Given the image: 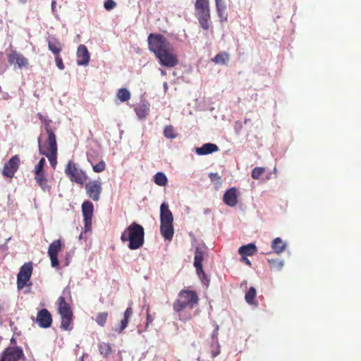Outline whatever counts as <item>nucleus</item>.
Wrapping results in <instances>:
<instances>
[{"label": "nucleus", "mask_w": 361, "mask_h": 361, "mask_svg": "<svg viewBox=\"0 0 361 361\" xmlns=\"http://www.w3.org/2000/svg\"><path fill=\"white\" fill-rule=\"evenodd\" d=\"M209 177L212 182H216L217 183H221V177L216 173H210L209 174Z\"/></svg>", "instance_id": "nucleus-45"}, {"label": "nucleus", "mask_w": 361, "mask_h": 361, "mask_svg": "<svg viewBox=\"0 0 361 361\" xmlns=\"http://www.w3.org/2000/svg\"><path fill=\"white\" fill-rule=\"evenodd\" d=\"M159 63L167 68H173L178 63L177 56L173 52V48H169L156 56Z\"/></svg>", "instance_id": "nucleus-7"}, {"label": "nucleus", "mask_w": 361, "mask_h": 361, "mask_svg": "<svg viewBox=\"0 0 361 361\" xmlns=\"http://www.w3.org/2000/svg\"><path fill=\"white\" fill-rule=\"evenodd\" d=\"M32 265L31 262L25 263L20 269L17 275V287L18 288L23 289L27 285L32 273Z\"/></svg>", "instance_id": "nucleus-8"}, {"label": "nucleus", "mask_w": 361, "mask_h": 361, "mask_svg": "<svg viewBox=\"0 0 361 361\" xmlns=\"http://www.w3.org/2000/svg\"><path fill=\"white\" fill-rule=\"evenodd\" d=\"M8 61L11 65H13L15 69L28 68V59L25 58L21 53L15 50H11L7 54Z\"/></svg>", "instance_id": "nucleus-9"}, {"label": "nucleus", "mask_w": 361, "mask_h": 361, "mask_svg": "<svg viewBox=\"0 0 361 361\" xmlns=\"http://www.w3.org/2000/svg\"><path fill=\"white\" fill-rule=\"evenodd\" d=\"M133 314V310L130 307H128L125 312H124V319H129V318L130 317V316L132 315Z\"/></svg>", "instance_id": "nucleus-48"}, {"label": "nucleus", "mask_w": 361, "mask_h": 361, "mask_svg": "<svg viewBox=\"0 0 361 361\" xmlns=\"http://www.w3.org/2000/svg\"><path fill=\"white\" fill-rule=\"evenodd\" d=\"M80 361H83V356L80 358Z\"/></svg>", "instance_id": "nucleus-59"}, {"label": "nucleus", "mask_w": 361, "mask_h": 361, "mask_svg": "<svg viewBox=\"0 0 361 361\" xmlns=\"http://www.w3.org/2000/svg\"><path fill=\"white\" fill-rule=\"evenodd\" d=\"M219 354H220V345H219V342L216 341V349L212 350V357H215L217 355H219Z\"/></svg>", "instance_id": "nucleus-47"}, {"label": "nucleus", "mask_w": 361, "mask_h": 361, "mask_svg": "<svg viewBox=\"0 0 361 361\" xmlns=\"http://www.w3.org/2000/svg\"><path fill=\"white\" fill-rule=\"evenodd\" d=\"M268 261L271 264L272 268L278 271L281 270L284 265L283 260L269 259Z\"/></svg>", "instance_id": "nucleus-38"}, {"label": "nucleus", "mask_w": 361, "mask_h": 361, "mask_svg": "<svg viewBox=\"0 0 361 361\" xmlns=\"http://www.w3.org/2000/svg\"><path fill=\"white\" fill-rule=\"evenodd\" d=\"M153 322V318L149 314V307L147 308V321H146V327L149 326Z\"/></svg>", "instance_id": "nucleus-49"}, {"label": "nucleus", "mask_w": 361, "mask_h": 361, "mask_svg": "<svg viewBox=\"0 0 361 361\" xmlns=\"http://www.w3.org/2000/svg\"><path fill=\"white\" fill-rule=\"evenodd\" d=\"M247 285V281H243L242 283H241V286H246Z\"/></svg>", "instance_id": "nucleus-57"}, {"label": "nucleus", "mask_w": 361, "mask_h": 361, "mask_svg": "<svg viewBox=\"0 0 361 361\" xmlns=\"http://www.w3.org/2000/svg\"><path fill=\"white\" fill-rule=\"evenodd\" d=\"M51 122V120L45 119L42 123L45 126V130L47 131V133L48 135L47 140L46 141V143H48L50 142L51 140H53L54 141H56V135L54 133V131L50 128V123Z\"/></svg>", "instance_id": "nucleus-27"}, {"label": "nucleus", "mask_w": 361, "mask_h": 361, "mask_svg": "<svg viewBox=\"0 0 361 361\" xmlns=\"http://www.w3.org/2000/svg\"><path fill=\"white\" fill-rule=\"evenodd\" d=\"M88 197L94 201H98L102 191V183L99 180H92L85 185Z\"/></svg>", "instance_id": "nucleus-13"}, {"label": "nucleus", "mask_w": 361, "mask_h": 361, "mask_svg": "<svg viewBox=\"0 0 361 361\" xmlns=\"http://www.w3.org/2000/svg\"><path fill=\"white\" fill-rule=\"evenodd\" d=\"M108 314L106 312H100L97 314L96 318L97 323L101 326H104L106 319H107Z\"/></svg>", "instance_id": "nucleus-37"}, {"label": "nucleus", "mask_w": 361, "mask_h": 361, "mask_svg": "<svg viewBox=\"0 0 361 361\" xmlns=\"http://www.w3.org/2000/svg\"><path fill=\"white\" fill-rule=\"evenodd\" d=\"M160 71L162 75H165L166 74V72L164 70L160 69Z\"/></svg>", "instance_id": "nucleus-56"}, {"label": "nucleus", "mask_w": 361, "mask_h": 361, "mask_svg": "<svg viewBox=\"0 0 361 361\" xmlns=\"http://www.w3.org/2000/svg\"><path fill=\"white\" fill-rule=\"evenodd\" d=\"M194 267L196 269V272H197V274L198 275L200 279L202 281V283L205 286H207L209 285V280L208 279L207 275L204 272V270L202 268V264L194 265Z\"/></svg>", "instance_id": "nucleus-28"}, {"label": "nucleus", "mask_w": 361, "mask_h": 361, "mask_svg": "<svg viewBox=\"0 0 361 361\" xmlns=\"http://www.w3.org/2000/svg\"><path fill=\"white\" fill-rule=\"evenodd\" d=\"M247 255H241V260L244 262L246 264L251 266V262L249 259L246 257Z\"/></svg>", "instance_id": "nucleus-50"}, {"label": "nucleus", "mask_w": 361, "mask_h": 361, "mask_svg": "<svg viewBox=\"0 0 361 361\" xmlns=\"http://www.w3.org/2000/svg\"><path fill=\"white\" fill-rule=\"evenodd\" d=\"M20 165V158L18 155H15L12 157L9 161L5 163L3 169V175L12 178L13 177L15 173L18 171Z\"/></svg>", "instance_id": "nucleus-14"}, {"label": "nucleus", "mask_w": 361, "mask_h": 361, "mask_svg": "<svg viewBox=\"0 0 361 361\" xmlns=\"http://www.w3.org/2000/svg\"><path fill=\"white\" fill-rule=\"evenodd\" d=\"M149 111V105L147 104H141L135 108V112L139 118H144L147 115Z\"/></svg>", "instance_id": "nucleus-26"}, {"label": "nucleus", "mask_w": 361, "mask_h": 361, "mask_svg": "<svg viewBox=\"0 0 361 361\" xmlns=\"http://www.w3.org/2000/svg\"><path fill=\"white\" fill-rule=\"evenodd\" d=\"M197 302L198 297L195 291L188 290H182L178 294V298L176 301L173 302V310L179 312L187 307L192 309Z\"/></svg>", "instance_id": "nucleus-4"}, {"label": "nucleus", "mask_w": 361, "mask_h": 361, "mask_svg": "<svg viewBox=\"0 0 361 361\" xmlns=\"http://www.w3.org/2000/svg\"><path fill=\"white\" fill-rule=\"evenodd\" d=\"M196 10L209 9V0H196L195 4Z\"/></svg>", "instance_id": "nucleus-36"}, {"label": "nucleus", "mask_w": 361, "mask_h": 361, "mask_svg": "<svg viewBox=\"0 0 361 361\" xmlns=\"http://www.w3.org/2000/svg\"><path fill=\"white\" fill-rule=\"evenodd\" d=\"M82 234H80V237H79V238H80V239L82 238Z\"/></svg>", "instance_id": "nucleus-58"}, {"label": "nucleus", "mask_w": 361, "mask_h": 361, "mask_svg": "<svg viewBox=\"0 0 361 361\" xmlns=\"http://www.w3.org/2000/svg\"><path fill=\"white\" fill-rule=\"evenodd\" d=\"M35 179L39 186L44 190H49L50 187L47 183V179L45 177L44 173H35Z\"/></svg>", "instance_id": "nucleus-25"}, {"label": "nucleus", "mask_w": 361, "mask_h": 361, "mask_svg": "<svg viewBox=\"0 0 361 361\" xmlns=\"http://www.w3.org/2000/svg\"><path fill=\"white\" fill-rule=\"evenodd\" d=\"M36 323L41 328H48L51 325L52 317L47 309H42L37 312Z\"/></svg>", "instance_id": "nucleus-16"}, {"label": "nucleus", "mask_w": 361, "mask_h": 361, "mask_svg": "<svg viewBox=\"0 0 361 361\" xmlns=\"http://www.w3.org/2000/svg\"><path fill=\"white\" fill-rule=\"evenodd\" d=\"M7 68L5 59L2 52H0V75L3 74Z\"/></svg>", "instance_id": "nucleus-41"}, {"label": "nucleus", "mask_w": 361, "mask_h": 361, "mask_svg": "<svg viewBox=\"0 0 361 361\" xmlns=\"http://www.w3.org/2000/svg\"><path fill=\"white\" fill-rule=\"evenodd\" d=\"M204 257V251L200 247H197L195 249L194 257V265L202 264Z\"/></svg>", "instance_id": "nucleus-32"}, {"label": "nucleus", "mask_w": 361, "mask_h": 361, "mask_svg": "<svg viewBox=\"0 0 361 361\" xmlns=\"http://www.w3.org/2000/svg\"><path fill=\"white\" fill-rule=\"evenodd\" d=\"M250 118H245V119L244 120V123H245V125H246V124H247V123H250Z\"/></svg>", "instance_id": "nucleus-55"}, {"label": "nucleus", "mask_w": 361, "mask_h": 361, "mask_svg": "<svg viewBox=\"0 0 361 361\" xmlns=\"http://www.w3.org/2000/svg\"><path fill=\"white\" fill-rule=\"evenodd\" d=\"M144 237V228L141 225L133 222L123 232L121 240L123 242L128 241V247L130 250H137L143 245Z\"/></svg>", "instance_id": "nucleus-1"}, {"label": "nucleus", "mask_w": 361, "mask_h": 361, "mask_svg": "<svg viewBox=\"0 0 361 361\" xmlns=\"http://www.w3.org/2000/svg\"><path fill=\"white\" fill-rule=\"evenodd\" d=\"M212 61L218 64H226L229 61V56L225 52H221L216 54Z\"/></svg>", "instance_id": "nucleus-30"}, {"label": "nucleus", "mask_w": 361, "mask_h": 361, "mask_svg": "<svg viewBox=\"0 0 361 361\" xmlns=\"http://www.w3.org/2000/svg\"><path fill=\"white\" fill-rule=\"evenodd\" d=\"M264 172V168L263 167H255L252 171V178L254 179H258L259 176Z\"/></svg>", "instance_id": "nucleus-39"}, {"label": "nucleus", "mask_w": 361, "mask_h": 361, "mask_svg": "<svg viewBox=\"0 0 361 361\" xmlns=\"http://www.w3.org/2000/svg\"><path fill=\"white\" fill-rule=\"evenodd\" d=\"M237 189L231 188L228 189L224 195V202L229 207H235L237 204Z\"/></svg>", "instance_id": "nucleus-19"}, {"label": "nucleus", "mask_w": 361, "mask_h": 361, "mask_svg": "<svg viewBox=\"0 0 361 361\" xmlns=\"http://www.w3.org/2000/svg\"><path fill=\"white\" fill-rule=\"evenodd\" d=\"M77 64L78 66H87L90 61V54L84 44H80L77 50Z\"/></svg>", "instance_id": "nucleus-18"}, {"label": "nucleus", "mask_w": 361, "mask_h": 361, "mask_svg": "<svg viewBox=\"0 0 361 361\" xmlns=\"http://www.w3.org/2000/svg\"><path fill=\"white\" fill-rule=\"evenodd\" d=\"M216 11L221 21H227L228 14L226 12V5L224 0H215Z\"/></svg>", "instance_id": "nucleus-22"}, {"label": "nucleus", "mask_w": 361, "mask_h": 361, "mask_svg": "<svg viewBox=\"0 0 361 361\" xmlns=\"http://www.w3.org/2000/svg\"><path fill=\"white\" fill-rule=\"evenodd\" d=\"M116 96L121 102H125L130 99V92L126 88H121L118 90Z\"/></svg>", "instance_id": "nucleus-31"}, {"label": "nucleus", "mask_w": 361, "mask_h": 361, "mask_svg": "<svg viewBox=\"0 0 361 361\" xmlns=\"http://www.w3.org/2000/svg\"><path fill=\"white\" fill-rule=\"evenodd\" d=\"M164 135L168 139H174L177 137L174 128L172 126H166L164 130Z\"/></svg>", "instance_id": "nucleus-35"}, {"label": "nucleus", "mask_w": 361, "mask_h": 361, "mask_svg": "<svg viewBox=\"0 0 361 361\" xmlns=\"http://www.w3.org/2000/svg\"><path fill=\"white\" fill-rule=\"evenodd\" d=\"M256 297V290L254 287H250L245 293V300L249 305L254 304V299Z\"/></svg>", "instance_id": "nucleus-34"}, {"label": "nucleus", "mask_w": 361, "mask_h": 361, "mask_svg": "<svg viewBox=\"0 0 361 361\" xmlns=\"http://www.w3.org/2000/svg\"><path fill=\"white\" fill-rule=\"evenodd\" d=\"M98 348H99L100 354L102 355L105 357H107L111 351V348L110 345L109 343H106L104 342L100 343L98 345Z\"/></svg>", "instance_id": "nucleus-33"}, {"label": "nucleus", "mask_w": 361, "mask_h": 361, "mask_svg": "<svg viewBox=\"0 0 361 361\" xmlns=\"http://www.w3.org/2000/svg\"><path fill=\"white\" fill-rule=\"evenodd\" d=\"M195 16L202 29L207 30L211 24L209 9L196 10Z\"/></svg>", "instance_id": "nucleus-17"}, {"label": "nucleus", "mask_w": 361, "mask_h": 361, "mask_svg": "<svg viewBox=\"0 0 361 361\" xmlns=\"http://www.w3.org/2000/svg\"><path fill=\"white\" fill-rule=\"evenodd\" d=\"M48 49L55 56L59 55L62 50L61 43L54 37H49L47 38Z\"/></svg>", "instance_id": "nucleus-20"}, {"label": "nucleus", "mask_w": 361, "mask_h": 361, "mask_svg": "<svg viewBox=\"0 0 361 361\" xmlns=\"http://www.w3.org/2000/svg\"><path fill=\"white\" fill-rule=\"evenodd\" d=\"M147 42L149 50L153 52L155 56L161 54L171 46L166 37L161 34H149Z\"/></svg>", "instance_id": "nucleus-5"}, {"label": "nucleus", "mask_w": 361, "mask_h": 361, "mask_svg": "<svg viewBox=\"0 0 361 361\" xmlns=\"http://www.w3.org/2000/svg\"><path fill=\"white\" fill-rule=\"evenodd\" d=\"M116 6V4L114 0H106L104 4V6L106 11H111L114 9Z\"/></svg>", "instance_id": "nucleus-44"}, {"label": "nucleus", "mask_w": 361, "mask_h": 361, "mask_svg": "<svg viewBox=\"0 0 361 361\" xmlns=\"http://www.w3.org/2000/svg\"><path fill=\"white\" fill-rule=\"evenodd\" d=\"M38 143H39V154L45 155L48 158L51 166L53 168H55V166L57 164V161H56V154H57L56 141H54L53 140H51L49 142L46 143L47 148L49 150V152H44L42 149L41 142H40L39 138L38 140Z\"/></svg>", "instance_id": "nucleus-10"}, {"label": "nucleus", "mask_w": 361, "mask_h": 361, "mask_svg": "<svg viewBox=\"0 0 361 361\" xmlns=\"http://www.w3.org/2000/svg\"><path fill=\"white\" fill-rule=\"evenodd\" d=\"M94 206L90 201H85L82 204L85 232L90 231Z\"/></svg>", "instance_id": "nucleus-11"}, {"label": "nucleus", "mask_w": 361, "mask_h": 361, "mask_svg": "<svg viewBox=\"0 0 361 361\" xmlns=\"http://www.w3.org/2000/svg\"><path fill=\"white\" fill-rule=\"evenodd\" d=\"M37 116L42 121V122H43L46 119V118H44L40 113H39Z\"/></svg>", "instance_id": "nucleus-53"}, {"label": "nucleus", "mask_w": 361, "mask_h": 361, "mask_svg": "<svg viewBox=\"0 0 361 361\" xmlns=\"http://www.w3.org/2000/svg\"><path fill=\"white\" fill-rule=\"evenodd\" d=\"M163 87H164V92H166L168 88H169V86H168V84H167L166 82H164Z\"/></svg>", "instance_id": "nucleus-54"}, {"label": "nucleus", "mask_w": 361, "mask_h": 361, "mask_svg": "<svg viewBox=\"0 0 361 361\" xmlns=\"http://www.w3.org/2000/svg\"><path fill=\"white\" fill-rule=\"evenodd\" d=\"M61 249V243L60 240L53 241L49 246L48 255L51 260L52 267L59 266L58 255Z\"/></svg>", "instance_id": "nucleus-15"}, {"label": "nucleus", "mask_w": 361, "mask_h": 361, "mask_svg": "<svg viewBox=\"0 0 361 361\" xmlns=\"http://www.w3.org/2000/svg\"><path fill=\"white\" fill-rule=\"evenodd\" d=\"M66 174L69 177L71 181L82 185L87 180L85 173L71 161H69L65 169Z\"/></svg>", "instance_id": "nucleus-6"}, {"label": "nucleus", "mask_w": 361, "mask_h": 361, "mask_svg": "<svg viewBox=\"0 0 361 361\" xmlns=\"http://www.w3.org/2000/svg\"><path fill=\"white\" fill-rule=\"evenodd\" d=\"M173 221V216L169 209V204L163 202L160 206V232L164 239L169 241L172 240L174 233Z\"/></svg>", "instance_id": "nucleus-2"}, {"label": "nucleus", "mask_w": 361, "mask_h": 361, "mask_svg": "<svg viewBox=\"0 0 361 361\" xmlns=\"http://www.w3.org/2000/svg\"><path fill=\"white\" fill-rule=\"evenodd\" d=\"M106 164L104 161H99L96 165L93 166V170L94 171L97 173H100L103 171L105 169Z\"/></svg>", "instance_id": "nucleus-42"}, {"label": "nucleus", "mask_w": 361, "mask_h": 361, "mask_svg": "<svg viewBox=\"0 0 361 361\" xmlns=\"http://www.w3.org/2000/svg\"><path fill=\"white\" fill-rule=\"evenodd\" d=\"M55 61H56V66L60 69V70H63L65 66L63 65V60L59 56V55H57V56H55Z\"/></svg>", "instance_id": "nucleus-46"}, {"label": "nucleus", "mask_w": 361, "mask_h": 361, "mask_svg": "<svg viewBox=\"0 0 361 361\" xmlns=\"http://www.w3.org/2000/svg\"><path fill=\"white\" fill-rule=\"evenodd\" d=\"M128 322H129V319L123 318L121 322L120 327L118 329L115 328L114 331L118 333H121L127 327Z\"/></svg>", "instance_id": "nucleus-43"}, {"label": "nucleus", "mask_w": 361, "mask_h": 361, "mask_svg": "<svg viewBox=\"0 0 361 361\" xmlns=\"http://www.w3.org/2000/svg\"><path fill=\"white\" fill-rule=\"evenodd\" d=\"M66 295H70V290L67 288L63 290L62 295L58 299V310L61 317V328L63 330H69L73 312L69 304L66 302Z\"/></svg>", "instance_id": "nucleus-3"}, {"label": "nucleus", "mask_w": 361, "mask_h": 361, "mask_svg": "<svg viewBox=\"0 0 361 361\" xmlns=\"http://www.w3.org/2000/svg\"><path fill=\"white\" fill-rule=\"evenodd\" d=\"M45 159L42 158L35 167V173H44V166L45 165Z\"/></svg>", "instance_id": "nucleus-40"}, {"label": "nucleus", "mask_w": 361, "mask_h": 361, "mask_svg": "<svg viewBox=\"0 0 361 361\" xmlns=\"http://www.w3.org/2000/svg\"><path fill=\"white\" fill-rule=\"evenodd\" d=\"M154 183L159 186H164L167 183V177L162 172H158L154 176Z\"/></svg>", "instance_id": "nucleus-29"}, {"label": "nucleus", "mask_w": 361, "mask_h": 361, "mask_svg": "<svg viewBox=\"0 0 361 361\" xmlns=\"http://www.w3.org/2000/svg\"><path fill=\"white\" fill-rule=\"evenodd\" d=\"M216 145L212 143L204 144L200 147H197L195 152L198 155H206L218 151Z\"/></svg>", "instance_id": "nucleus-21"}, {"label": "nucleus", "mask_w": 361, "mask_h": 361, "mask_svg": "<svg viewBox=\"0 0 361 361\" xmlns=\"http://www.w3.org/2000/svg\"><path fill=\"white\" fill-rule=\"evenodd\" d=\"M286 243L283 242V240L279 237L274 238L271 245L274 252L277 255L282 253L286 250Z\"/></svg>", "instance_id": "nucleus-23"}, {"label": "nucleus", "mask_w": 361, "mask_h": 361, "mask_svg": "<svg viewBox=\"0 0 361 361\" xmlns=\"http://www.w3.org/2000/svg\"><path fill=\"white\" fill-rule=\"evenodd\" d=\"M21 357H24V353L20 347H8L2 353L0 361H18Z\"/></svg>", "instance_id": "nucleus-12"}, {"label": "nucleus", "mask_w": 361, "mask_h": 361, "mask_svg": "<svg viewBox=\"0 0 361 361\" xmlns=\"http://www.w3.org/2000/svg\"><path fill=\"white\" fill-rule=\"evenodd\" d=\"M218 330H219V326H216V329L214 331V332L212 334V338L214 339H217Z\"/></svg>", "instance_id": "nucleus-52"}, {"label": "nucleus", "mask_w": 361, "mask_h": 361, "mask_svg": "<svg viewBox=\"0 0 361 361\" xmlns=\"http://www.w3.org/2000/svg\"><path fill=\"white\" fill-rule=\"evenodd\" d=\"M56 2L55 0L51 1V11H52L53 14H55V12H56Z\"/></svg>", "instance_id": "nucleus-51"}, {"label": "nucleus", "mask_w": 361, "mask_h": 361, "mask_svg": "<svg viewBox=\"0 0 361 361\" xmlns=\"http://www.w3.org/2000/svg\"><path fill=\"white\" fill-rule=\"evenodd\" d=\"M257 251V247L254 243H249L247 245L240 247L238 252L240 255L252 256Z\"/></svg>", "instance_id": "nucleus-24"}]
</instances>
